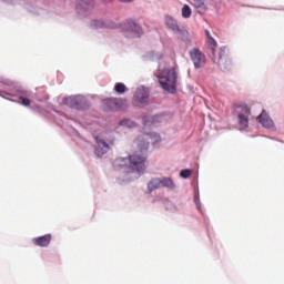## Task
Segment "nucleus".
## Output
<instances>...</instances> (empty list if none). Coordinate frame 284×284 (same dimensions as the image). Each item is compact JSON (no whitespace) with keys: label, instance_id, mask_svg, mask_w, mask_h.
Returning <instances> with one entry per match:
<instances>
[{"label":"nucleus","instance_id":"22","mask_svg":"<svg viewBox=\"0 0 284 284\" xmlns=\"http://www.w3.org/2000/svg\"><path fill=\"white\" fill-rule=\"evenodd\" d=\"M180 176L182 179H190V176H192V170H190V169L182 170L180 172Z\"/></svg>","mask_w":284,"mask_h":284},{"label":"nucleus","instance_id":"6","mask_svg":"<svg viewBox=\"0 0 284 284\" xmlns=\"http://www.w3.org/2000/svg\"><path fill=\"white\" fill-rule=\"evenodd\" d=\"M104 110L116 111L125 105V100L119 98H106L103 100Z\"/></svg>","mask_w":284,"mask_h":284},{"label":"nucleus","instance_id":"19","mask_svg":"<svg viewBox=\"0 0 284 284\" xmlns=\"http://www.w3.org/2000/svg\"><path fill=\"white\" fill-rule=\"evenodd\" d=\"M114 92L118 94H125V92H128V87H125L122 82H118L114 85Z\"/></svg>","mask_w":284,"mask_h":284},{"label":"nucleus","instance_id":"16","mask_svg":"<svg viewBox=\"0 0 284 284\" xmlns=\"http://www.w3.org/2000/svg\"><path fill=\"white\" fill-rule=\"evenodd\" d=\"M148 139H152V135L146 134V135L138 138V145L141 151L148 150V148L150 146V143L145 142V141H148Z\"/></svg>","mask_w":284,"mask_h":284},{"label":"nucleus","instance_id":"14","mask_svg":"<svg viewBox=\"0 0 284 284\" xmlns=\"http://www.w3.org/2000/svg\"><path fill=\"white\" fill-rule=\"evenodd\" d=\"M192 6L197 10L199 14H205L207 12V4L203 0H192Z\"/></svg>","mask_w":284,"mask_h":284},{"label":"nucleus","instance_id":"3","mask_svg":"<svg viewBox=\"0 0 284 284\" xmlns=\"http://www.w3.org/2000/svg\"><path fill=\"white\" fill-rule=\"evenodd\" d=\"M159 83L163 90L174 94L176 92V70L174 69H164L162 72H159L158 75Z\"/></svg>","mask_w":284,"mask_h":284},{"label":"nucleus","instance_id":"17","mask_svg":"<svg viewBox=\"0 0 284 284\" xmlns=\"http://www.w3.org/2000/svg\"><path fill=\"white\" fill-rule=\"evenodd\" d=\"M160 181L162 187H168L169 190H174V187H176V184H174V180H172V178H163L160 179Z\"/></svg>","mask_w":284,"mask_h":284},{"label":"nucleus","instance_id":"11","mask_svg":"<svg viewBox=\"0 0 284 284\" xmlns=\"http://www.w3.org/2000/svg\"><path fill=\"white\" fill-rule=\"evenodd\" d=\"M256 120L258 121V123H261V125H263V128H274V121L272 120V118H270L265 110H262V113L256 118Z\"/></svg>","mask_w":284,"mask_h":284},{"label":"nucleus","instance_id":"26","mask_svg":"<svg viewBox=\"0 0 284 284\" xmlns=\"http://www.w3.org/2000/svg\"><path fill=\"white\" fill-rule=\"evenodd\" d=\"M111 145H114V141H111Z\"/></svg>","mask_w":284,"mask_h":284},{"label":"nucleus","instance_id":"25","mask_svg":"<svg viewBox=\"0 0 284 284\" xmlns=\"http://www.w3.org/2000/svg\"><path fill=\"white\" fill-rule=\"evenodd\" d=\"M122 1L123 3H130L131 1H134V0H120Z\"/></svg>","mask_w":284,"mask_h":284},{"label":"nucleus","instance_id":"7","mask_svg":"<svg viewBox=\"0 0 284 284\" xmlns=\"http://www.w3.org/2000/svg\"><path fill=\"white\" fill-rule=\"evenodd\" d=\"M190 58L196 70H199V68H203L206 63L205 54L199 49H192L190 51Z\"/></svg>","mask_w":284,"mask_h":284},{"label":"nucleus","instance_id":"23","mask_svg":"<svg viewBox=\"0 0 284 284\" xmlns=\"http://www.w3.org/2000/svg\"><path fill=\"white\" fill-rule=\"evenodd\" d=\"M93 26L94 28H105V23H103V21H94Z\"/></svg>","mask_w":284,"mask_h":284},{"label":"nucleus","instance_id":"10","mask_svg":"<svg viewBox=\"0 0 284 284\" xmlns=\"http://www.w3.org/2000/svg\"><path fill=\"white\" fill-rule=\"evenodd\" d=\"M95 142L98 144V148L95 149L97 156H103V154H108V152H110V144H108L105 140L95 136Z\"/></svg>","mask_w":284,"mask_h":284},{"label":"nucleus","instance_id":"18","mask_svg":"<svg viewBox=\"0 0 284 284\" xmlns=\"http://www.w3.org/2000/svg\"><path fill=\"white\" fill-rule=\"evenodd\" d=\"M161 187V179L159 178L151 180L148 184V189L150 192H154V190H159Z\"/></svg>","mask_w":284,"mask_h":284},{"label":"nucleus","instance_id":"27","mask_svg":"<svg viewBox=\"0 0 284 284\" xmlns=\"http://www.w3.org/2000/svg\"><path fill=\"white\" fill-rule=\"evenodd\" d=\"M110 28H114V26H111Z\"/></svg>","mask_w":284,"mask_h":284},{"label":"nucleus","instance_id":"4","mask_svg":"<svg viewBox=\"0 0 284 284\" xmlns=\"http://www.w3.org/2000/svg\"><path fill=\"white\" fill-rule=\"evenodd\" d=\"M233 114L237 118L240 130H247V128H250V116L252 115V109H250L247 104H234Z\"/></svg>","mask_w":284,"mask_h":284},{"label":"nucleus","instance_id":"12","mask_svg":"<svg viewBox=\"0 0 284 284\" xmlns=\"http://www.w3.org/2000/svg\"><path fill=\"white\" fill-rule=\"evenodd\" d=\"M52 241L51 234H45L39 237H34L32 243L36 244L38 247H48Z\"/></svg>","mask_w":284,"mask_h":284},{"label":"nucleus","instance_id":"13","mask_svg":"<svg viewBox=\"0 0 284 284\" xmlns=\"http://www.w3.org/2000/svg\"><path fill=\"white\" fill-rule=\"evenodd\" d=\"M164 23L170 30H172V32H183L179 26V22L171 16L165 17Z\"/></svg>","mask_w":284,"mask_h":284},{"label":"nucleus","instance_id":"2","mask_svg":"<svg viewBox=\"0 0 284 284\" xmlns=\"http://www.w3.org/2000/svg\"><path fill=\"white\" fill-rule=\"evenodd\" d=\"M148 162V156L145 154L134 153L129 155V158H118L113 161V168L118 172H145L148 168L145 163Z\"/></svg>","mask_w":284,"mask_h":284},{"label":"nucleus","instance_id":"21","mask_svg":"<svg viewBox=\"0 0 284 284\" xmlns=\"http://www.w3.org/2000/svg\"><path fill=\"white\" fill-rule=\"evenodd\" d=\"M120 125H122V128H136V124L132 120H122Z\"/></svg>","mask_w":284,"mask_h":284},{"label":"nucleus","instance_id":"9","mask_svg":"<svg viewBox=\"0 0 284 284\" xmlns=\"http://www.w3.org/2000/svg\"><path fill=\"white\" fill-rule=\"evenodd\" d=\"M63 103L69 108H74L75 110H79L81 108V103H83V97L71 95V97L64 98Z\"/></svg>","mask_w":284,"mask_h":284},{"label":"nucleus","instance_id":"20","mask_svg":"<svg viewBox=\"0 0 284 284\" xmlns=\"http://www.w3.org/2000/svg\"><path fill=\"white\" fill-rule=\"evenodd\" d=\"M182 17L183 19H190V17H192V8L187 4H184L182 8Z\"/></svg>","mask_w":284,"mask_h":284},{"label":"nucleus","instance_id":"24","mask_svg":"<svg viewBox=\"0 0 284 284\" xmlns=\"http://www.w3.org/2000/svg\"><path fill=\"white\" fill-rule=\"evenodd\" d=\"M20 101L22 105H26V106L30 105V99L28 98H20Z\"/></svg>","mask_w":284,"mask_h":284},{"label":"nucleus","instance_id":"5","mask_svg":"<svg viewBox=\"0 0 284 284\" xmlns=\"http://www.w3.org/2000/svg\"><path fill=\"white\" fill-rule=\"evenodd\" d=\"M124 32H128L129 37H141L143 29L134 20H126L123 27Z\"/></svg>","mask_w":284,"mask_h":284},{"label":"nucleus","instance_id":"28","mask_svg":"<svg viewBox=\"0 0 284 284\" xmlns=\"http://www.w3.org/2000/svg\"><path fill=\"white\" fill-rule=\"evenodd\" d=\"M156 136V139H159V135H155Z\"/></svg>","mask_w":284,"mask_h":284},{"label":"nucleus","instance_id":"15","mask_svg":"<svg viewBox=\"0 0 284 284\" xmlns=\"http://www.w3.org/2000/svg\"><path fill=\"white\" fill-rule=\"evenodd\" d=\"M94 8V0H80L77 10H92Z\"/></svg>","mask_w":284,"mask_h":284},{"label":"nucleus","instance_id":"8","mask_svg":"<svg viewBox=\"0 0 284 284\" xmlns=\"http://www.w3.org/2000/svg\"><path fill=\"white\" fill-rule=\"evenodd\" d=\"M148 99H150V91L145 88H139L135 91L134 94V103L135 105H141L143 103L148 102Z\"/></svg>","mask_w":284,"mask_h":284},{"label":"nucleus","instance_id":"1","mask_svg":"<svg viewBox=\"0 0 284 284\" xmlns=\"http://www.w3.org/2000/svg\"><path fill=\"white\" fill-rule=\"evenodd\" d=\"M205 45L207 50L209 58L216 65L221 68V70H230L232 68V59H230V50L225 47L219 48V43L213 39L212 33L205 30Z\"/></svg>","mask_w":284,"mask_h":284}]
</instances>
